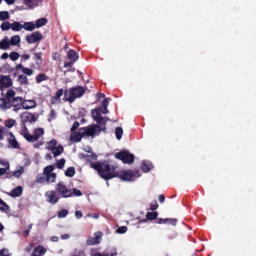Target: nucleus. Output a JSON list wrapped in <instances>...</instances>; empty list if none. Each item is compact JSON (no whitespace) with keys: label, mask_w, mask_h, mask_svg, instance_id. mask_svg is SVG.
I'll use <instances>...</instances> for the list:
<instances>
[{"label":"nucleus","mask_w":256,"mask_h":256,"mask_svg":"<svg viewBox=\"0 0 256 256\" xmlns=\"http://www.w3.org/2000/svg\"><path fill=\"white\" fill-rule=\"evenodd\" d=\"M102 107L103 109H106V107H109V98H104L102 101Z\"/></svg>","instance_id":"4d7b16f0"},{"label":"nucleus","mask_w":256,"mask_h":256,"mask_svg":"<svg viewBox=\"0 0 256 256\" xmlns=\"http://www.w3.org/2000/svg\"><path fill=\"white\" fill-rule=\"evenodd\" d=\"M18 83L21 85H29V78L27 76L20 74L17 79Z\"/></svg>","instance_id":"c756f323"},{"label":"nucleus","mask_w":256,"mask_h":256,"mask_svg":"<svg viewBox=\"0 0 256 256\" xmlns=\"http://www.w3.org/2000/svg\"><path fill=\"white\" fill-rule=\"evenodd\" d=\"M63 94H65V91L63 89H59L56 92V95L52 97V103H55L54 101H61V97H63Z\"/></svg>","instance_id":"7c9ffc66"},{"label":"nucleus","mask_w":256,"mask_h":256,"mask_svg":"<svg viewBox=\"0 0 256 256\" xmlns=\"http://www.w3.org/2000/svg\"><path fill=\"white\" fill-rule=\"evenodd\" d=\"M2 167L4 168H0V177H3V175H7V177H9V175H11V164L9 163Z\"/></svg>","instance_id":"5701e85b"},{"label":"nucleus","mask_w":256,"mask_h":256,"mask_svg":"<svg viewBox=\"0 0 256 256\" xmlns=\"http://www.w3.org/2000/svg\"><path fill=\"white\" fill-rule=\"evenodd\" d=\"M166 221L170 225H177V219H175V218H166Z\"/></svg>","instance_id":"6e6d98bb"},{"label":"nucleus","mask_w":256,"mask_h":256,"mask_svg":"<svg viewBox=\"0 0 256 256\" xmlns=\"http://www.w3.org/2000/svg\"><path fill=\"white\" fill-rule=\"evenodd\" d=\"M157 209H159V204L157 203V201H154L150 204V210L151 211H157Z\"/></svg>","instance_id":"603ef678"},{"label":"nucleus","mask_w":256,"mask_h":256,"mask_svg":"<svg viewBox=\"0 0 256 256\" xmlns=\"http://www.w3.org/2000/svg\"><path fill=\"white\" fill-rule=\"evenodd\" d=\"M79 122L75 121L71 127V133H75V131H77V129H79Z\"/></svg>","instance_id":"864d4df0"},{"label":"nucleus","mask_w":256,"mask_h":256,"mask_svg":"<svg viewBox=\"0 0 256 256\" xmlns=\"http://www.w3.org/2000/svg\"><path fill=\"white\" fill-rule=\"evenodd\" d=\"M9 135H10V137H12L8 140L9 145H11V147L13 149H18L19 148V143L17 142V139L15 138V135H13V133H11V132L9 133Z\"/></svg>","instance_id":"393cba45"},{"label":"nucleus","mask_w":256,"mask_h":256,"mask_svg":"<svg viewBox=\"0 0 256 256\" xmlns=\"http://www.w3.org/2000/svg\"><path fill=\"white\" fill-rule=\"evenodd\" d=\"M10 207L7 205V203L5 201H3V199L0 198V211L7 213V211H9Z\"/></svg>","instance_id":"f704fd0d"},{"label":"nucleus","mask_w":256,"mask_h":256,"mask_svg":"<svg viewBox=\"0 0 256 256\" xmlns=\"http://www.w3.org/2000/svg\"><path fill=\"white\" fill-rule=\"evenodd\" d=\"M80 131H82L83 137H93L94 135H97V133H101V126L94 125L82 127L80 128Z\"/></svg>","instance_id":"6e6552de"},{"label":"nucleus","mask_w":256,"mask_h":256,"mask_svg":"<svg viewBox=\"0 0 256 256\" xmlns=\"http://www.w3.org/2000/svg\"><path fill=\"white\" fill-rule=\"evenodd\" d=\"M9 57H10L11 61H17V59H19V57H21V56L19 55L18 52H11Z\"/></svg>","instance_id":"de8ad7c7"},{"label":"nucleus","mask_w":256,"mask_h":256,"mask_svg":"<svg viewBox=\"0 0 256 256\" xmlns=\"http://www.w3.org/2000/svg\"><path fill=\"white\" fill-rule=\"evenodd\" d=\"M34 60L36 65H43V52L34 53Z\"/></svg>","instance_id":"bb28decb"},{"label":"nucleus","mask_w":256,"mask_h":256,"mask_svg":"<svg viewBox=\"0 0 256 256\" xmlns=\"http://www.w3.org/2000/svg\"><path fill=\"white\" fill-rule=\"evenodd\" d=\"M56 191L64 199H67L69 197H73V192H71V190H69V188H67V186H65V184H63V182H59L56 185Z\"/></svg>","instance_id":"9d476101"},{"label":"nucleus","mask_w":256,"mask_h":256,"mask_svg":"<svg viewBox=\"0 0 256 256\" xmlns=\"http://www.w3.org/2000/svg\"><path fill=\"white\" fill-rule=\"evenodd\" d=\"M115 135H116V139H117L118 141H121V139L123 138V128L117 127V128L115 129Z\"/></svg>","instance_id":"4c0bfd02"},{"label":"nucleus","mask_w":256,"mask_h":256,"mask_svg":"<svg viewBox=\"0 0 256 256\" xmlns=\"http://www.w3.org/2000/svg\"><path fill=\"white\" fill-rule=\"evenodd\" d=\"M22 29H25V31H35V23L25 22L24 25H22Z\"/></svg>","instance_id":"c85d7f7f"},{"label":"nucleus","mask_w":256,"mask_h":256,"mask_svg":"<svg viewBox=\"0 0 256 256\" xmlns=\"http://www.w3.org/2000/svg\"><path fill=\"white\" fill-rule=\"evenodd\" d=\"M25 253H31L33 251V244H29L25 249Z\"/></svg>","instance_id":"e2e57ef3"},{"label":"nucleus","mask_w":256,"mask_h":256,"mask_svg":"<svg viewBox=\"0 0 256 256\" xmlns=\"http://www.w3.org/2000/svg\"><path fill=\"white\" fill-rule=\"evenodd\" d=\"M10 45H17L18 43H21V37H19V35H14L10 38V41H9Z\"/></svg>","instance_id":"473e14b6"},{"label":"nucleus","mask_w":256,"mask_h":256,"mask_svg":"<svg viewBox=\"0 0 256 256\" xmlns=\"http://www.w3.org/2000/svg\"><path fill=\"white\" fill-rule=\"evenodd\" d=\"M46 201L50 203L51 205H57L59 203V199H61L59 196H57V191L50 190L45 193Z\"/></svg>","instance_id":"9b49d317"},{"label":"nucleus","mask_w":256,"mask_h":256,"mask_svg":"<svg viewBox=\"0 0 256 256\" xmlns=\"http://www.w3.org/2000/svg\"><path fill=\"white\" fill-rule=\"evenodd\" d=\"M7 195H9V197H21V195H23V188L21 186H18L14 189L11 190V192H8Z\"/></svg>","instance_id":"dca6fc26"},{"label":"nucleus","mask_w":256,"mask_h":256,"mask_svg":"<svg viewBox=\"0 0 256 256\" xmlns=\"http://www.w3.org/2000/svg\"><path fill=\"white\" fill-rule=\"evenodd\" d=\"M126 231H127V226H121L116 230V233H118L119 235H123L125 234Z\"/></svg>","instance_id":"3c124183"},{"label":"nucleus","mask_w":256,"mask_h":256,"mask_svg":"<svg viewBox=\"0 0 256 256\" xmlns=\"http://www.w3.org/2000/svg\"><path fill=\"white\" fill-rule=\"evenodd\" d=\"M157 217H159L158 212H147V214H146V219L148 221H155V219H157Z\"/></svg>","instance_id":"2f4dec72"},{"label":"nucleus","mask_w":256,"mask_h":256,"mask_svg":"<svg viewBox=\"0 0 256 256\" xmlns=\"http://www.w3.org/2000/svg\"><path fill=\"white\" fill-rule=\"evenodd\" d=\"M0 109L2 111H7V109H11V101L8 98H0Z\"/></svg>","instance_id":"a211bd4d"},{"label":"nucleus","mask_w":256,"mask_h":256,"mask_svg":"<svg viewBox=\"0 0 256 256\" xmlns=\"http://www.w3.org/2000/svg\"><path fill=\"white\" fill-rule=\"evenodd\" d=\"M57 118V112L55 110H51L50 112V119L49 121H51V119H56Z\"/></svg>","instance_id":"680f3d73"},{"label":"nucleus","mask_w":256,"mask_h":256,"mask_svg":"<svg viewBox=\"0 0 256 256\" xmlns=\"http://www.w3.org/2000/svg\"><path fill=\"white\" fill-rule=\"evenodd\" d=\"M23 119L28 123H35L37 121V117L34 116L31 112H26L23 114Z\"/></svg>","instance_id":"6ab92c4d"},{"label":"nucleus","mask_w":256,"mask_h":256,"mask_svg":"<svg viewBox=\"0 0 256 256\" xmlns=\"http://www.w3.org/2000/svg\"><path fill=\"white\" fill-rule=\"evenodd\" d=\"M115 158L119 159V161H122V163H125L126 165L135 163V155L131 154L129 150H121L115 154Z\"/></svg>","instance_id":"39448f33"},{"label":"nucleus","mask_w":256,"mask_h":256,"mask_svg":"<svg viewBox=\"0 0 256 256\" xmlns=\"http://www.w3.org/2000/svg\"><path fill=\"white\" fill-rule=\"evenodd\" d=\"M10 46H11V44H10L9 39L7 37L0 41V49L2 51H7V49H9Z\"/></svg>","instance_id":"a878e982"},{"label":"nucleus","mask_w":256,"mask_h":256,"mask_svg":"<svg viewBox=\"0 0 256 256\" xmlns=\"http://www.w3.org/2000/svg\"><path fill=\"white\" fill-rule=\"evenodd\" d=\"M69 215V210L62 209L58 212V219H65Z\"/></svg>","instance_id":"79ce46f5"},{"label":"nucleus","mask_w":256,"mask_h":256,"mask_svg":"<svg viewBox=\"0 0 256 256\" xmlns=\"http://www.w3.org/2000/svg\"><path fill=\"white\" fill-rule=\"evenodd\" d=\"M141 169H142L143 173H149V171H151V169H153V164L149 161H143L142 165H141Z\"/></svg>","instance_id":"b1692460"},{"label":"nucleus","mask_w":256,"mask_h":256,"mask_svg":"<svg viewBox=\"0 0 256 256\" xmlns=\"http://www.w3.org/2000/svg\"><path fill=\"white\" fill-rule=\"evenodd\" d=\"M65 176L66 177H75V167H69L65 171Z\"/></svg>","instance_id":"a19ab883"},{"label":"nucleus","mask_w":256,"mask_h":256,"mask_svg":"<svg viewBox=\"0 0 256 256\" xmlns=\"http://www.w3.org/2000/svg\"><path fill=\"white\" fill-rule=\"evenodd\" d=\"M0 27L2 31H9V29H11V23L9 21H5Z\"/></svg>","instance_id":"37998d69"},{"label":"nucleus","mask_w":256,"mask_h":256,"mask_svg":"<svg viewBox=\"0 0 256 256\" xmlns=\"http://www.w3.org/2000/svg\"><path fill=\"white\" fill-rule=\"evenodd\" d=\"M43 0H24V4L29 7V9H35V7H39V3Z\"/></svg>","instance_id":"412c9836"},{"label":"nucleus","mask_w":256,"mask_h":256,"mask_svg":"<svg viewBox=\"0 0 256 256\" xmlns=\"http://www.w3.org/2000/svg\"><path fill=\"white\" fill-rule=\"evenodd\" d=\"M22 73L25 76L28 75V77H31V75H33L34 71L31 68L24 67L23 70H22Z\"/></svg>","instance_id":"c03bdc74"},{"label":"nucleus","mask_w":256,"mask_h":256,"mask_svg":"<svg viewBox=\"0 0 256 256\" xmlns=\"http://www.w3.org/2000/svg\"><path fill=\"white\" fill-rule=\"evenodd\" d=\"M24 173H25V168L23 166H19L17 170L12 172V174H9L8 176H6V178L11 179L12 177H16V179H19V177H21V175H23Z\"/></svg>","instance_id":"2eb2a0df"},{"label":"nucleus","mask_w":256,"mask_h":256,"mask_svg":"<svg viewBox=\"0 0 256 256\" xmlns=\"http://www.w3.org/2000/svg\"><path fill=\"white\" fill-rule=\"evenodd\" d=\"M116 177L122 181H135L141 177V172L139 170H123L116 172Z\"/></svg>","instance_id":"20e7f679"},{"label":"nucleus","mask_w":256,"mask_h":256,"mask_svg":"<svg viewBox=\"0 0 256 256\" xmlns=\"http://www.w3.org/2000/svg\"><path fill=\"white\" fill-rule=\"evenodd\" d=\"M158 201H159L160 203H165V195L160 194L159 197H158Z\"/></svg>","instance_id":"774afa93"},{"label":"nucleus","mask_w":256,"mask_h":256,"mask_svg":"<svg viewBox=\"0 0 256 256\" xmlns=\"http://www.w3.org/2000/svg\"><path fill=\"white\" fill-rule=\"evenodd\" d=\"M85 95V88L83 86L72 87L64 92V101L68 103H75V99H80Z\"/></svg>","instance_id":"7ed1b4c3"},{"label":"nucleus","mask_w":256,"mask_h":256,"mask_svg":"<svg viewBox=\"0 0 256 256\" xmlns=\"http://www.w3.org/2000/svg\"><path fill=\"white\" fill-rule=\"evenodd\" d=\"M91 167L97 171L98 175L104 181H109L117 177V165L112 164L110 161L94 162L91 163Z\"/></svg>","instance_id":"f257e3e1"},{"label":"nucleus","mask_w":256,"mask_h":256,"mask_svg":"<svg viewBox=\"0 0 256 256\" xmlns=\"http://www.w3.org/2000/svg\"><path fill=\"white\" fill-rule=\"evenodd\" d=\"M67 57L69 59V62H64L63 67L65 69H67L69 67H73V64H75V63H77V61H79V54L77 53V51H75L73 49L68 51Z\"/></svg>","instance_id":"1a4fd4ad"},{"label":"nucleus","mask_w":256,"mask_h":256,"mask_svg":"<svg viewBox=\"0 0 256 256\" xmlns=\"http://www.w3.org/2000/svg\"><path fill=\"white\" fill-rule=\"evenodd\" d=\"M15 95H16L15 90L9 89L6 93V99H8V101H11L16 98Z\"/></svg>","instance_id":"58836bf2"},{"label":"nucleus","mask_w":256,"mask_h":256,"mask_svg":"<svg viewBox=\"0 0 256 256\" xmlns=\"http://www.w3.org/2000/svg\"><path fill=\"white\" fill-rule=\"evenodd\" d=\"M9 19V13L7 11L0 12V21H7Z\"/></svg>","instance_id":"a18cd8bd"},{"label":"nucleus","mask_w":256,"mask_h":256,"mask_svg":"<svg viewBox=\"0 0 256 256\" xmlns=\"http://www.w3.org/2000/svg\"><path fill=\"white\" fill-rule=\"evenodd\" d=\"M11 29L12 31H21V29H23V24L19 23V22H13L11 23Z\"/></svg>","instance_id":"72a5a7b5"},{"label":"nucleus","mask_w":256,"mask_h":256,"mask_svg":"<svg viewBox=\"0 0 256 256\" xmlns=\"http://www.w3.org/2000/svg\"><path fill=\"white\" fill-rule=\"evenodd\" d=\"M101 237H103V233L96 232L95 237H89L87 239V245H99V243H101Z\"/></svg>","instance_id":"4468645a"},{"label":"nucleus","mask_w":256,"mask_h":256,"mask_svg":"<svg viewBox=\"0 0 256 256\" xmlns=\"http://www.w3.org/2000/svg\"><path fill=\"white\" fill-rule=\"evenodd\" d=\"M75 195V197H81L83 195V192L77 188H73L72 190V196Z\"/></svg>","instance_id":"8fccbe9b"},{"label":"nucleus","mask_w":256,"mask_h":256,"mask_svg":"<svg viewBox=\"0 0 256 256\" xmlns=\"http://www.w3.org/2000/svg\"><path fill=\"white\" fill-rule=\"evenodd\" d=\"M34 25H35V27H37V29H39V27H43V26L47 25V19L40 18V19L36 20V23Z\"/></svg>","instance_id":"c9c22d12"},{"label":"nucleus","mask_w":256,"mask_h":256,"mask_svg":"<svg viewBox=\"0 0 256 256\" xmlns=\"http://www.w3.org/2000/svg\"><path fill=\"white\" fill-rule=\"evenodd\" d=\"M0 256H11V254H9V249L3 248L0 250Z\"/></svg>","instance_id":"5fc2aeb1"},{"label":"nucleus","mask_w":256,"mask_h":256,"mask_svg":"<svg viewBox=\"0 0 256 256\" xmlns=\"http://www.w3.org/2000/svg\"><path fill=\"white\" fill-rule=\"evenodd\" d=\"M57 169H63L65 167V159L62 158L56 163Z\"/></svg>","instance_id":"09e8293b"},{"label":"nucleus","mask_w":256,"mask_h":256,"mask_svg":"<svg viewBox=\"0 0 256 256\" xmlns=\"http://www.w3.org/2000/svg\"><path fill=\"white\" fill-rule=\"evenodd\" d=\"M46 149L48 151H51L54 157H59V155H61V153L65 151V148H63V145L57 146V140L55 139L46 143Z\"/></svg>","instance_id":"0eeeda50"},{"label":"nucleus","mask_w":256,"mask_h":256,"mask_svg":"<svg viewBox=\"0 0 256 256\" xmlns=\"http://www.w3.org/2000/svg\"><path fill=\"white\" fill-rule=\"evenodd\" d=\"M43 81H49V76L45 73H40L36 76V83H43Z\"/></svg>","instance_id":"cd10ccee"},{"label":"nucleus","mask_w":256,"mask_h":256,"mask_svg":"<svg viewBox=\"0 0 256 256\" xmlns=\"http://www.w3.org/2000/svg\"><path fill=\"white\" fill-rule=\"evenodd\" d=\"M16 121L13 119L6 120L4 122L5 127H8V129H11L15 125Z\"/></svg>","instance_id":"49530a36"},{"label":"nucleus","mask_w":256,"mask_h":256,"mask_svg":"<svg viewBox=\"0 0 256 256\" xmlns=\"http://www.w3.org/2000/svg\"><path fill=\"white\" fill-rule=\"evenodd\" d=\"M46 178L43 176H37L36 177V183H45Z\"/></svg>","instance_id":"052dcab7"},{"label":"nucleus","mask_w":256,"mask_h":256,"mask_svg":"<svg viewBox=\"0 0 256 256\" xmlns=\"http://www.w3.org/2000/svg\"><path fill=\"white\" fill-rule=\"evenodd\" d=\"M45 253H47V250L45 249V247L39 245L33 250L31 256H41V255H45Z\"/></svg>","instance_id":"aec40b11"},{"label":"nucleus","mask_w":256,"mask_h":256,"mask_svg":"<svg viewBox=\"0 0 256 256\" xmlns=\"http://www.w3.org/2000/svg\"><path fill=\"white\" fill-rule=\"evenodd\" d=\"M0 87H2V89L13 87V79H11V76L0 75Z\"/></svg>","instance_id":"f8f14e48"},{"label":"nucleus","mask_w":256,"mask_h":256,"mask_svg":"<svg viewBox=\"0 0 256 256\" xmlns=\"http://www.w3.org/2000/svg\"><path fill=\"white\" fill-rule=\"evenodd\" d=\"M45 145V142H37L34 144V149H39L40 147H43Z\"/></svg>","instance_id":"69168bd1"},{"label":"nucleus","mask_w":256,"mask_h":256,"mask_svg":"<svg viewBox=\"0 0 256 256\" xmlns=\"http://www.w3.org/2000/svg\"><path fill=\"white\" fill-rule=\"evenodd\" d=\"M92 117L98 123V125H101L103 123V116L101 115V111L99 109L92 110Z\"/></svg>","instance_id":"f3484780"},{"label":"nucleus","mask_w":256,"mask_h":256,"mask_svg":"<svg viewBox=\"0 0 256 256\" xmlns=\"http://www.w3.org/2000/svg\"><path fill=\"white\" fill-rule=\"evenodd\" d=\"M53 171H55V166L49 165L44 168V175H51L53 174Z\"/></svg>","instance_id":"ea45409f"},{"label":"nucleus","mask_w":256,"mask_h":256,"mask_svg":"<svg viewBox=\"0 0 256 256\" xmlns=\"http://www.w3.org/2000/svg\"><path fill=\"white\" fill-rule=\"evenodd\" d=\"M43 135H45V130L43 128H36L33 134L25 132L23 137L28 143H35V141H39Z\"/></svg>","instance_id":"423d86ee"},{"label":"nucleus","mask_w":256,"mask_h":256,"mask_svg":"<svg viewBox=\"0 0 256 256\" xmlns=\"http://www.w3.org/2000/svg\"><path fill=\"white\" fill-rule=\"evenodd\" d=\"M57 179V174L56 173H52V174H47L46 175V181L47 183H55V180Z\"/></svg>","instance_id":"e433bc0d"},{"label":"nucleus","mask_w":256,"mask_h":256,"mask_svg":"<svg viewBox=\"0 0 256 256\" xmlns=\"http://www.w3.org/2000/svg\"><path fill=\"white\" fill-rule=\"evenodd\" d=\"M4 69L8 70V73H13L15 71V68H11V65L9 64H4Z\"/></svg>","instance_id":"13d9d810"},{"label":"nucleus","mask_w":256,"mask_h":256,"mask_svg":"<svg viewBox=\"0 0 256 256\" xmlns=\"http://www.w3.org/2000/svg\"><path fill=\"white\" fill-rule=\"evenodd\" d=\"M41 39H43V34H41L39 31L33 32L32 34L26 36V41L30 45L41 41Z\"/></svg>","instance_id":"ddd939ff"},{"label":"nucleus","mask_w":256,"mask_h":256,"mask_svg":"<svg viewBox=\"0 0 256 256\" xmlns=\"http://www.w3.org/2000/svg\"><path fill=\"white\" fill-rule=\"evenodd\" d=\"M75 217L76 219H81L83 217V212H81L80 210H77L75 212Z\"/></svg>","instance_id":"0e129e2a"},{"label":"nucleus","mask_w":256,"mask_h":256,"mask_svg":"<svg viewBox=\"0 0 256 256\" xmlns=\"http://www.w3.org/2000/svg\"><path fill=\"white\" fill-rule=\"evenodd\" d=\"M83 137H84L83 132L81 131V128H80L78 132H73L71 139L76 143H81V140L83 139Z\"/></svg>","instance_id":"4be33fe9"},{"label":"nucleus","mask_w":256,"mask_h":256,"mask_svg":"<svg viewBox=\"0 0 256 256\" xmlns=\"http://www.w3.org/2000/svg\"><path fill=\"white\" fill-rule=\"evenodd\" d=\"M158 225H167V218H159L157 220Z\"/></svg>","instance_id":"bf43d9fd"},{"label":"nucleus","mask_w":256,"mask_h":256,"mask_svg":"<svg viewBox=\"0 0 256 256\" xmlns=\"http://www.w3.org/2000/svg\"><path fill=\"white\" fill-rule=\"evenodd\" d=\"M21 58H22V61H29V59H31V55L24 54V55L21 56Z\"/></svg>","instance_id":"338daca9"},{"label":"nucleus","mask_w":256,"mask_h":256,"mask_svg":"<svg viewBox=\"0 0 256 256\" xmlns=\"http://www.w3.org/2000/svg\"><path fill=\"white\" fill-rule=\"evenodd\" d=\"M10 107H13V111H19L20 109H35L37 107V102L34 100H24L23 98L17 96L10 101Z\"/></svg>","instance_id":"f03ea898"}]
</instances>
